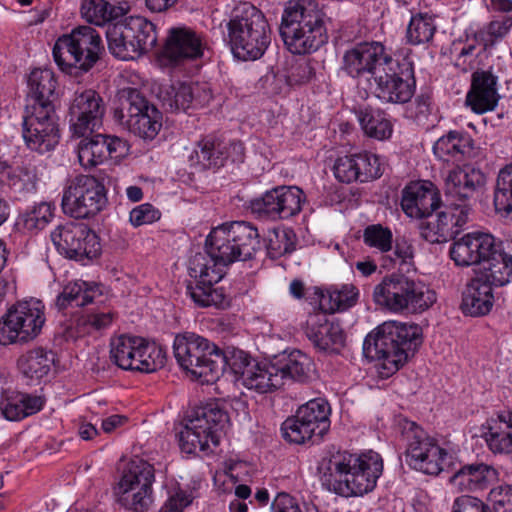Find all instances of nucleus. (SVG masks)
Returning a JSON list of instances; mask_svg holds the SVG:
<instances>
[{
	"label": "nucleus",
	"mask_w": 512,
	"mask_h": 512,
	"mask_svg": "<svg viewBox=\"0 0 512 512\" xmlns=\"http://www.w3.org/2000/svg\"><path fill=\"white\" fill-rule=\"evenodd\" d=\"M498 102L496 77L486 71L475 72L466 95V104L477 114L492 111Z\"/></svg>",
	"instance_id": "obj_34"
},
{
	"label": "nucleus",
	"mask_w": 512,
	"mask_h": 512,
	"mask_svg": "<svg viewBox=\"0 0 512 512\" xmlns=\"http://www.w3.org/2000/svg\"><path fill=\"white\" fill-rule=\"evenodd\" d=\"M362 237L366 246L380 253L389 252L393 247V233L391 229L381 224L368 225L363 230Z\"/></svg>",
	"instance_id": "obj_59"
},
{
	"label": "nucleus",
	"mask_w": 512,
	"mask_h": 512,
	"mask_svg": "<svg viewBox=\"0 0 512 512\" xmlns=\"http://www.w3.org/2000/svg\"><path fill=\"white\" fill-rule=\"evenodd\" d=\"M484 272L478 275L487 283L501 287L512 281V239L500 241L495 255L486 263Z\"/></svg>",
	"instance_id": "obj_38"
},
{
	"label": "nucleus",
	"mask_w": 512,
	"mask_h": 512,
	"mask_svg": "<svg viewBox=\"0 0 512 512\" xmlns=\"http://www.w3.org/2000/svg\"><path fill=\"white\" fill-rule=\"evenodd\" d=\"M78 144V160L84 169H92L107 159H118L127 151V143L113 135L91 134L82 137Z\"/></svg>",
	"instance_id": "obj_25"
},
{
	"label": "nucleus",
	"mask_w": 512,
	"mask_h": 512,
	"mask_svg": "<svg viewBox=\"0 0 512 512\" xmlns=\"http://www.w3.org/2000/svg\"><path fill=\"white\" fill-rule=\"evenodd\" d=\"M498 473L495 468L484 463L463 466L451 478V484L460 492L483 490L495 481Z\"/></svg>",
	"instance_id": "obj_39"
},
{
	"label": "nucleus",
	"mask_w": 512,
	"mask_h": 512,
	"mask_svg": "<svg viewBox=\"0 0 512 512\" xmlns=\"http://www.w3.org/2000/svg\"><path fill=\"white\" fill-rule=\"evenodd\" d=\"M22 127L43 129V131L51 134H60L58 116L54 104H27Z\"/></svg>",
	"instance_id": "obj_46"
},
{
	"label": "nucleus",
	"mask_w": 512,
	"mask_h": 512,
	"mask_svg": "<svg viewBox=\"0 0 512 512\" xmlns=\"http://www.w3.org/2000/svg\"><path fill=\"white\" fill-rule=\"evenodd\" d=\"M484 172L472 165L450 170L445 178L446 201L469 204L486 185Z\"/></svg>",
	"instance_id": "obj_28"
},
{
	"label": "nucleus",
	"mask_w": 512,
	"mask_h": 512,
	"mask_svg": "<svg viewBox=\"0 0 512 512\" xmlns=\"http://www.w3.org/2000/svg\"><path fill=\"white\" fill-rule=\"evenodd\" d=\"M260 247L258 229L249 222L224 223L209 233L205 252L194 256L210 258L209 265L226 272L229 264L251 259Z\"/></svg>",
	"instance_id": "obj_5"
},
{
	"label": "nucleus",
	"mask_w": 512,
	"mask_h": 512,
	"mask_svg": "<svg viewBox=\"0 0 512 512\" xmlns=\"http://www.w3.org/2000/svg\"><path fill=\"white\" fill-rule=\"evenodd\" d=\"M80 12L87 22L98 26L116 17L115 7L105 0H82Z\"/></svg>",
	"instance_id": "obj_57"
},
{
	"label": "nucleus",
	"mask_w": 512,
	"mask_h": 512,
	"mask_svg": "<svg viewBox=\"0 0 512 512\" xmlns=\"http://www.w3.org/2000/svg\"><path fill=\"white\" fill-rule=\"evenodd\" d=\"M227 366L240 376L242 384L250 390L267 393L283 385L274 358L270 361L255 362L245 352L237 351L229 359Z\"/></svg>",
	"instance_id": "obj_20"
},
{
	"label": "nucleus",
	"mask_w": 512,
	"mask_h": 512,
	"mask_svg": "<svg viewBox=\"0 0 512 512\" xmlns=\"http://www.w3.org/2000/svg\"><path fill=\"white\" fill-rule=\"evenodd\" d=\"M389 57L381 42H361L345 51L342 70L352 78L364 79L370 83L374 78V72L379 66L382 67Z\"/></svg>",
	"instance_id": "obj_24"
},
{
	"label": "nucleus",
	"mask_w": 512,
	"mask_h": 512,
	"mask_svg": "<svg viewBox=\"0 0 512 512\" xmlns=\"http://www.w3.org/2000/svg\"><path fill=\"white\" fill-rule=\"evenodd\" d=\"M274 359L283 383L286 379L305 382L312 371L311 358L300 350L284 351L274 356Z\"/></svg>",
	"instance_id": "obj_41"
},
{
	"label": "nucleus",
	"mask_w": 512,
	"mask_h": 512,
	"mask_svg": "<svg viewBox=\"0 0 512 512\" xmlns=\"http://www.w3.org/2000/svg\"><path fill=\"white\" fill-rule=\"evenodd\" d=\"M108 49L116 58L136 60L157 43L155 25L141 16H130L109 25L106 31Z\"/></svg>",
	"instance_id": "obj_10"
},
{
	"label": "nucleus",
	"mask_w": 512,
	"mask_h": 512,
	"mask_svg": "<svg viewBox=\"0 0 512 512\" xmlns=\"http://www.w3.org/2000/svg\"><path fill=\"white\" fill-rule=\"evenodd\" d=\"M223 39L233 56L242 61L261 58L271 43V30L264 14L249 2L236 5L225 20Z\"/></svg>",
	"instance_id": "obj_4"
},
{
	"label": "nucleus",
	"mask_w": 512,
	"mask_h": 512,
	"mask_svg": "<svg viewBox=\"0 0 512 512\" xmlns=\"http://www.w3.org/2000/svg\"><path fill=\"white\" fill-rule=\"evenodd\" d=\"M401 208L410 218H426L441 208V198L433 183L413 182L402 191Z\"/></svg>",
	"instance_id": "obj_29"
},
{
	"label": "nucleus",
	"mask_w": 512,
	"mask_h": 512,
	"mask_svg": "<svg viewBox=\"0 0 512 512\" xmlns=\"http://www.w3.org/2000/svg\"><path fill=\"white\" fill-rule=\"evenodd\" d=\"M493 304V286L479 276L472 278L463 292V312L474 317L483 316L491 311Z\"/></svg>",
	"instance_id": "obj_36"
},
{
	"label": "nucleus",
	"mask_w": 512,
	"mask_h": 512,
	"mask_svg": "<svg viewBox=\"0 0 512 512\" xmlns=\"http://www.w3.org/2000/svg\"><path fill=\"white\" fill-rule=\"evenodd\" d=\"M160 98L166 110L186 111L190 107L207 105L212 99V92L206 84L179 82L162 91Z\"/></svg>",
	"instance_id": "obj_30"
},
{
	"label": "nucleus",
	"mask_w": 512,
	"mask_h": 512,
	"mask_svg": "<svg viewBox=\"0 0 512 512\" xmlns=\"http://www.w3.org/2000/svg\"><path fill=\"white\" fill-rule=\"evenodd\" d=\"M227 160H229L227 143L211 136L201 139L190 155L192 164L203 170L219 169Z\"/></svg>",
	"instance_id": "obj_40"
},
{
	"label": "nucleus",
	"mask_w": 512,
	"mask_h": 512,
	"mask_svg": "<svg viewBox=\"0 0 512 512\" xmlns=\"http://www.w3.org/2000/svg\"><path fill=\"white\" fill-rule=\"evenodd\" d=\"M434 107L432 92L428 89L421 90L416 95L414 100L410 103L407 112L410 117L417 122L427 120L428 116L432 113Z\"/></svg>",
	"instance_id": "obj_61"
},
{
	"label": "nucleus",
	"mask_w": 512,
	"mask_h": 512,
	"mask_svg": "<svg viewBox=\"0 0 512 512\" xmlns=\"http://www.w3.org/2000/svg\"><path fill=\"white\" fill-rule=\"evenodd\" d=\"M37 181V174L33 167H10L6 177V186L21 199L36 192Z\"/></svg>",
	"instance_id": "obj_52"
},
{
	"label": "nucleus",
	"mask_w": 512,
	"mask_h": 512,
	"mask_svg": "<svg viewBox=\"0 0 512 512\" xmlns=\"http://www.w3.org/2000/svg\"><path fill=\"white\" fill-rule=\"evenodd\" d=\"M437 31L435 18L427 13H418L411 16L406 29V41L417 46L432 41Z\"/></svg>",
	"instance_id": "obj_49"
},
{
	"label": "nucleus",
	"mask_w": 512,
	"mask_h": 512,
	"mask_svg": "<svg viewBox=\"0 0 512 512\" xmlns=\"http://www.w3.org/2000/svg\"><path fill=\"white\" fill-rule=\"evenodd\" d=\"M228 424V412L222 403L210 401L197 406L187 415L178 434L180 449L187 454L212 451Z\"/></svg>",
	"instance_id": "obj_6"
},
{
	"label": "nucleus",
	"mask_w": 512,
	"mask_h": 512,
	"mask_svg": "<svg viewBox=\"0 0 512 512\" xmlns=\"http://www.w3.org/2000/svg\"><path fill=\"white\" fill-rule=\"evenodd\" d=\"M110 358L119 368L142 373H152L165 365L166 357L161 347L144 338L120 335L111 340Z\"/></svg>",
	"instance_id": "obj_14"
},
{
	"label": "nucleus",
	"mask_w": 512,
	"mask_h": 512,
	"mask_svg": "<svg viewBox=\"0 0 512 512\" xmlns=\"http://www.w3.org/2000/svg\"><path fill=\"white\" fill-rule=\"evenodd\" d=\"M333 173L338 181L349 184L377 179L383 171L379 157L363 151L338 157L333 166Z\"/></svg>",
	"instance_id": "obj_26"
},
{
	"label": "nucleus",
	"mask_w": 512,
	"mask_h": 512,
	"mask_svg": "<svg viewBox=\"0 0 512 512\" xmlns=\"http://www.w3.org/2000/svg\"><path fill=\"white\" fill-rule=\"evenodd\" d=\"M482 429V438L493 454L512 455V410L496 412Z\"/></svg>",
	"instance_id": "obj_32"
},
{
	"label": "nucleus",
	"mask_w": 512,
	"mask_h": 512,
	"mask_svg": "<svg viewBox=\"0 0 512 512\" xmlns=\"http://www.w3.org/2000/svg\"><path fill=\"white\" fill-rule=\"evenodd\" d=\"M173 352L178 364L196 378L210 381L228 364L229 358L208 339L195 333L177 335Z\"/></svg>",
	"instance_id": "obj_9"
},
{
	"label": "nucleus",
	"mask_w": 512,
	"mask_h": 512,
	"mask_svg": "<svg viewBox=\"0 0 512 512\" xmlns=\"http://www.w3.org/2000/svg\"><path fill=\"white\" fill-rule=\"evenodd\" d=\"M436 293L425 283L400 273L385 276L374 287V302L394 313H421L436 302Z\"/></svg>",
	"instance_id": "obj_7"
},
{
	"label": "nucleus",
	"mask_w": 512,
	"mask_h": 512,
	"mask_svg": "<svg viewBox=\"0 0 512 512\" xmlns=\"http://www.w3.org/2000/svg\"><path fill=\"white\" fill-rule=\"evenodd\" d=\"M51 240L61 254L76 261L91 260L100 252L96 234L84 224L59 225L52 231Z\"/></svg>",
	"instance_id": "obj_21"
},
{
	"label": "nucleus",
	"mask_w": 512,
	"mask_h": 512,
	"mask_svg": "<svg viewBox=\"0 0 512 512\" xmlns=\"http://www.w3.org/2000/svg\"><path fill=\"white\" fill-rule=\"evenodd\" d=\"M46 322L45 305L36 298L17 301L0 319V345L34 340Z\"/></svg>",
	"instance_id": "obj_13"
},
{
	"label": "nucleus",
	"mask_w": 512,
	"mask_h": 512,
	"mask_svg": "<svg viewBox=\"0 0 512 512\" xmlns=\"http://www.w3.org/2000/svg\"><path fill=\"white\" fill-rule=\"evenodd\" d=\"M104 184L90 175H78L63 190V212L76 219H85L99 213L106 205Z\"/></svg>",
	"instance_id": "obj_17"
},
{
	"label": "nucleus",
	"mask_w": 512,
	"mask_h": 512,
	"mask_svg": "<svg viewBox=\"0 0 512 512\" xmlns=\"http://www.w3.org/2000/svg\"><path fill=\"white\" fill-rule=\"evenodd\" d=\"M54 364V353L42 347L30 349L17 359V367L30 385L40 384L48 377Z\"/></svg>",
	"instance_id": "obj_35"
},
{
	"label": "nucleus",
	"mask_w": 512,
	"mask_h": 512,
	"mask_svg": "<svg viewBox=\"0 0 512 512\" xmlns=\"http://www.w3.org/2000/svg\"><path fill=\"white\" fill-rule=\"evenodd\" d=\"M264 241L267 255L278 259L296 249L297 237L291 228H274L268 230Z\"/></svg>",
	"instance_id": "obj_51"
},
{
	"label": "nucleus",
	"mask_w": 512,
	"mask_h": 512,
	"mask_svg": "<svg viewBox=\"0 0 512 512\" xmlns=\"http://www.w3.org/2000/svg\"><path fill=\"white\" fill-rule=\"evenodd\" d=\"M489 505L469 495L457 497L452 512H512V485L493 488L488 496Z\"/></svg>",
	"instance_id": "obj_33"
},
{
	"label": "nucleus",
	"mask_w": 512,
	"mask_h": 512,
	"mask_svg": "<svg viewBox=\"0 0 512 512\" xmlns=\"http://www.w3.org/2000/svg\"><path fill=\"white\" fill-rule=\"evenodd\" d=\"M422 340L419 325L387 321L366 336L363 353L371 361H377L381 377L388 378L415 353Z\"/></svg>",
	"instance_id": "obj_2"
},
{
	"label": "nucleus",
	"mask_w": 512,
	"mask_h": 512,
	"mask_svg": "<svg viewBox=\"0 0 512 512\" xmlns=\"http://www.w3.org/2000/svg\"><path fill=\"white\" fill-rule=\"evenodd\" d=\"M304 332L321 351L338 353L345 344V334L340 324L330 321L327 313L322 310L308 314Z\"/></svg>",
	"instance_id": "obj_27"
},
{
	"label": "nucleus",
	"mask_w": 512,
	"mask_h": 512,
	"mask_svg": "<svg viewBox=\"0 0 512 512\" xmlns=\"http://www.w3.org/2000/svg\"><path fill=\"white\" fill-rule=\"evenodd\" d=\"M122 108L115 116L129 131L143 139H154L162 127V113L134 88L122 91Z\"/></svg>",
	"instance_id": "obj_19"
},
{
	"label": "nucleus",
	"mask_w": 512,
	"mask_h": 512,
	"mask_svg": "<svg viewBox=\"0 0 512 512\" xmlns=\"http://www.w3.org/2000/svg\"><path fill=\"white\" fill-rule=\"evenodd\" d=\"M160 212L150 203H144L134 207L129 216L132 226L140 227L142 225L152 224L160 219Z\"/></svg>",
	"instance_id": "obj_64"
},
{
	"label": "nucleus",
	"mask_w": 512,
	"mask_h": 512,
	"mask_svg": "<svg viewBox=\"0 0 512 512\" xmlns=\"http://www.w3.org/2000/svg\"><path fill=\"white\" fill-rule=\"evenodd\" d=\"M476 239V253L475 260L476 265L481 263H487V261L495 255L497 249L500 246L498 241L493 235L484 232H475Z\"/></svg>",
	"instance_id": "obj_62"
},
{
	"label": "nucleus",
	"mask_w": 512,
	"mask_h": 512,
	"mask_svg": "<svg viewBox=\"0 0 512 512\" xmlns=\"http://www.w3.org/2000/svg\"><path fill=\"white\" fill-rule=\"evenodd\" d=\"M304 194L294 186H278L250 201L249 209L260 218L288 219L301 211Z\"/></svg>",
	"instance_id": "obj_22"
},
{
	"label": "nucleus",
	"mask_w": 512,
	"mask_h": 512,
	"mask_svg": "<svg viewBox=\"0 0 512 512\" xmlns=\"http://www.w3.org/2000/svg\"><path fill=\"white\" fill-rule=\"evenodd\" d=\"M326 14L316 0H289L279 27L284 45L292 54H311L328 41Z\"/></svg>",
	"instance_id": "obj_3"
},
{
	"label": "nucleus",
	"mask_w": 512,
	"mask_h": 512,
	"mask_svg": "<svg viewBox=\"0 0 512 512\" xmlns=\"http://www.w3.org/2000/svg\"><path fill=\"white\" fill-rule=\"evenodd\" d=\"M114 313L111 310L91 312L77 317L69 331L71 337H80L93 331H100L111 326Z\"/></svg>",
	"instance_id": "obj_53"
},
{
	"label": "nucleus",
	"mask_w": 512,
	"mask_h": 512,
	"mask_svg": "<svg viewBox=\"0 0 512 512\" xmlns=\"http://www.w3.org/2000/svg\"><path fill=\"white\" fill-rule=\"evenodd\" d=\"M207 49L202 33L187 26L171 27L167 30L160 60L166 67L186 70L201 60Z\"/></svg>",
	"instance_id": "obj_18"
},
{
	"label": "nucleus",
	"mask_w": 512,
	"mask_h": 512,
	"mask_svg": "<svg viewBox=\"0 0 512 512\" xmlns=\"http://www.w3.org/2000/svg\"><path fill=\"white\" fill-rule=\"evenodd\" d=\"M54 211L55 206L49 202L36 203L19 216L17 225L30 232L43 230L53 219Z\"/></svg>",
	"instance_id": "obj_54"
},
{
	"label": "nucleus",
	"mask_w": 512,
	"mask_h": 512,
	"mask_svg": "<svg viewBox=\"0 0 512 512\" xmlns=\"http://www.w3.org/2000/svg\"><path fill=\"white\" fill-rule=\"evenodd\" d=\"M212 261L206 256H193L189 263L191 280L186 285V294L199 308L224 310L231 304V297L223 286L217 284L225 276V271L210 266Z\"/></svg>",
	"instance_id": "obj_12"
},
{
	"label": "nucleus",
	"mask_w": 512,
	"mask_h": 512,
	"mask_svg": "<svg viewBox=\"0 0 512 512\" xmlns=\"http://www.w3.org/2000/svg\"><path fill=\"white\" fill-rule=\"evenodd\" d=\"M154 480L153 465L141 458L131 459L124 468L116 487L119 504L134 512L148 510L152 503Z\"/></svg>",
	"instance_id": "obj_16"
},
{
	"label": "nucleus",
	"mask_w": 512,
	"mask_h": 512,
	"mask_svg": "<svg viewBox=\"0 0 512 512\" xmlns=\"http://www.w3.org/2000/svg\"><path fill=\"white\" fill-rule=\"evenodd\" d=\"M319 471L329 491L346 498L363 496L375 489L383 460L371 450L361 454L338 451L322 460Z\"/></svg>",
	"instance_id": "obj_1"
},
{
	"label": "nucleus",
	"mask_w": 512,
	"mask_h": 512,
	"mask_svg": "<svg viewBox=\"0 0 512 512\" xmlns=\"http://www.w3.org/2000/svg\"><path fill=\"white\" fill-rule=\"evenodd\" d=\"M512 28V14L496 18L484 25L473 34L474 42L483 46L484 50L494 47L502 41Z\"/></svg>",
	"instance_id": "obj_50"
},
{
	"label": "nucleus",
	"mask_w": 512,
	"mask_h": 512,
	"mask_svg": "<svg viewBox=\"0 0 512 512\" xmlns=\"http://www.w3.org/2000/svg\"><path fill=\"white\" fill-rule=\"evenodd\" d=\"M22 135L27 148L40 154L54 150L60 139V134H51L43 129L31 127H23Z\"/></svg>",
	"instance_id": "obj_58"
},
{
	"label": "nucleus",
	"mask_w": 512,
	"mask_h": 512,
	"mask_svg": "<svg viewBox=\"0 0 512 512\" xmlns=\"http://www.w3.org/2000/svg\"><path fill=\"white\" fill-rule=\"evenodd\" d=\"M406 441L405 461L412 469L428 475L436 476V463L423 462V452L430 447H440L437 440L431 437L415 422H407L403 429Z\"/></svg>",
	"instance_id": "obj_31"
},
{
	"label": "nucleus",
	"mask_w": 512,
	"mask_h": 512,
	"mask_svg": "<svg viewBox=\"0 0 512 512\" xmlns=\"http://www.w3.org/2000/svg\"><path fill=\"white\" fill-rule=\"evenodd\" d=\"M103 50L99 33L90 26H80L56 40L52 55L62 72L77 76L88 72L99 60Z\"/></svg>",
	"instance_id": "obj_8"
},
{
	"label": "nucleus",
	"mask_w": 512,
	"mask_h": 512,
	"mask_svg": "<svg viewBox=\"0 0 512 512\" xmlns=\"http://www.w3.org/2000/svg\"><path fill=\"white\" fill-rule=\"evenodd\" d=\"M355 113L366 136L380 141L391 137L393 125L383 110L367 106L359 108Z\"/></svg>",
	"instance_id": "obj_42"
},
{
	"label": "nucleus",
	"mask_w": 512,
	"mask_h": 512,
	"mask_svg": "<svg viewBox=\"0 0 512 512\" xmlns=\"http://www.w3.org/2000/svg\"><path fill=\"white\" fill-rule=\"evenodd\" d=\"M43 405L44 399L41 396L11 391L6 396L2 412L6 419L18 421L37 413Z\"/></svg>",
	"instance_id": "obj_45"
},
{
	"label": "nucleus",
	"mask_w": 512,
	"mask_h": 512,
	"mask_svg": "<svg viewBox=\"0 0 512 512\" xmlns=\"http://www.w3.org/2000/svg\"><path fill=\"white\" fill-rule=\"evenodd\" d=\"M105 104L92 89L76 92L69 108L70 131L74 137L93 134L103 124Z\"/></svg>",
	"instance_id": "obj_23"
},
{
	"label": "nucleus",
	"mask_w": 512,
	"mask_h": 512,
	"mask_svg": "<svg viewBox=\"0 0 512 512\" xmlns=\"http://www.w3.org/2000/svg\"><path fill=\"white\" fill-rule=\"evenodd\" d=\"M475 243V232L467 233L452 243L449 255L455 265L459 267L476 265L474 256L476 253Z\"/></svg>",
	"instance_id": "obj_56"
},
{
	"label": "nucleus",
	"mask_w": 512,
	"mask_h": 512,
	"mask_svg": "<svg viewBox=\"0 0 512 512\" xmlns=\"http://www.w3.org/2000/svg\"><path fill=\"white\" fill-rule=\"evenodd\" d=\"M473 143L467 131L450 130L435 141L432 150L443 162L461 161L471 152Z\"/></svg>",
	"instance_id": "obj_37"
},
{
	"label": "nucleus",
	"mask_w": 512,
	"mask_h": 512,
	"mask_svg": "<svg viewBox=\"0 0 512 512\" xmlns=\"http://www.w3.org/2000/svg\"><path fill=\"white\" fill-rule=\"evenodd\" d=\"M358 296L359 291L352 284L332 286L326 290L325 294H322L320 310L329 311L330 313L345 311L356 304Z\"/></svg>",
	"instance_id": "obj_47"
},
{
	"label": "nucleus",
	"mask_w": 512,
	"mask_h": 512,
	"mask_svg": "<svg viewBox=\"0 0 512 512\" xmlns=\"http://www.w3.org/2000/svg\"><path fill=\"white\" fill-rule=\"evenodd\" d=\"M442 210L437 213V224L441 227L440 234L446 235L450 240L460 233L468 222L471 206L465 203L446 201L441 203Z\"/></svg>",
	"instance_id": "obj_43"
},
{
	"label": "nucleus",
	"mask_w": 512,
	"mask_h": 512,
	"mask_svg": "<svg viewBox=\"0 0 512 512\" xmlns=\"http://www.w3.org/2000/svg\"><path fill=\"white\" fill-rule=\"evenodd\" d=\"M494 205L498 211L512 212V162L503 166L497 174Z\"/></svg>",
	"instance_id": "obj_55"
},
{
	"label": "nucleus",
	"mask_w": 512,
	"mask_h": 512,
	"mask_svg": "<svg viewBox=\"0 0 512 512\" xmlns=\"http://www.w3.org/2000/svg\"><path fill=\"white\" fill-rule=\"evenodd\" d=\"M56 86L57 81L51 69H34L28 77L29 93L27 104H53Z\"/></svg>",
	"instance_id": "obj_44"
},
{
	"label": "nucleus",
	"mask_w": 512,
	"mask_h": 512,
	"mask_svg": "<svg viewBox=\"0 0 512 512\" xmlns=\"http://www.w3.org/2000/svg\"><path fill=\"white\" fill-rule=\"evenodd\" d=\"M97 294V288L90 283L77 280L64 286L58 295L56 305L59 309L67 307H82L93 302Z\"/></svg>",
	"instance_id": "obj_48"
},
{
	"label": "nucleus",
	"mask_w": 512,
	"mask_h": 512,
	"mask_svg": "<svg viewBox=\"0 0 512 512\" xmlns=\"http://www.w3.org/2000/svg\"><path fill=\"white\" fill-rule=\"evenodd\" d=\"M316 66L317 62L310 59L294 62L286 76L287 85L296 87L309 83L316 75Z\"/></svg>",
	"instance_id": "obj_60"
},
{
	"label": "nucleus",
	"mask_w": 512,
	"mask_h": 512,
	"mask_svg": "<svg viewBox=\"0 0 512 512\" xmlns=\"http://www.w3.org/2000/svg\"><path fill=\"white\" fill-rule=\"evenodd\" d=\"M194 495L191 490L177 488L169 492L167 500L162 505L160 512H183L193 502Z\"/></svg>",
	"instance_id": "obj_63"
},
{
	"label": "nucleus",
	"mask_w": 512,
	"mask_h": 512,
	"mask_svg": "<svg viewBox=\"0 0 512 512\" xmlns=\"http://www.w3.org/2000/svg\"><path fill=\"white\" fill-rule=\"evenodd\" d=\"M369 88L382 102L405 104L411 101L416 90L414 63L408 57L391 56L374 72Z\"/></svg>",
	"instance_id": "obj_11"
},
{
	"label": "nucleus",
	"mask_w": 512,
	"mask_h": 512,
	"mask_svg": "<svg viewBox=\"0 0 512 512\" xmlns=\"http://www.w3.org/2000/svg\"><path fill=\"white\" fill-rule=\"evenodd\" d=\"M330 413V405L325 399H312L281 424L282 437L293 444L321 440L330 428Z\"/></svg>",
	"instance_id": "obj_15"
}]
</instances>
